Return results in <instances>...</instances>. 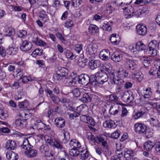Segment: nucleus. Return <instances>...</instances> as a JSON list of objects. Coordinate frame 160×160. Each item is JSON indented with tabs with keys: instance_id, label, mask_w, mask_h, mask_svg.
<instances>
[{
	"instance_id": "nucleus-15",
	"label": "nucleus",
	"mask_w": 160,
	"mask_h": 160,
	"mask_svg": "<svg viewBox=\"0 0 160 160\" xmlns=\"http://www.w3.org/2000/svg\"><path fill=\"white\" fill-rule=\"evenodd\" d=\"M55 124L57 127L59 128H62L65 125V120L61 117L56 118L54 121Z\"/></svg>"
},
{
	"instance_id": "nucleus-31",
	"label": "nucleus",
	"mask_w": 160,
	"mask_h": 160,
	"mask_svg": "<svg viewBox=\"0 0 160 160\" xmlns=\"http://www.w3.org/2000/svg\"><path fill=\"white\" fill-rule=\"evenodd\" d=\"M21 147L22 148L26 150H28L33 148V146L30 144L27 139H25L23 141V144L21 145Z\"/></svg>"
},
{
	"instance_id": "nucleus-19",
	"label": "nucleus",
	"mask_w": 160,
	"mask_h": 160,
	"mask_svg": "<svg viewBox=\"0 0 160 160\" xmlns=\"http://www.w3.org/2000/svg\"><path fill=\"white\" fill-rule=\"evenodd\" d=\"M17 146L16 142L12 140H9L7 142L6 144V148L10 150L14 149Z\"/></svg>"
},
{
	"instance_id": "nucleus-48",
	"label": "nucleus",
	"mask_w": 160,
	"mask_h": 160,
	"mask_svg": "<svg viewBox=\"0 0 160 160\" xmlns=\"http://www.w3.org/2000/svg\"><path fill=\"white\" fill-rule=\"evenodd\" d=\"M64 53L67 58H69L71 60L74 59V55L72 52L68 50H66L64 51Z\"/></svg>"
},
{
	"instance_id": "nucleus-42",
	"label": "nucleus",
	"mask_w": 160,
	"mask_h": 160,
	"mask_svg": "<svg viewBox=\"0 0 160 160\" xmlns=\"http://www.w3.org/2000/svg\"><path fill=\"white\" fill-rule=\"evenodd\" d=\"M142 60L143 64L146 67H148L152 61L151 59L149 57H143Z\"/></svg>"
},
{
	"instance_id": "nucleus-13",
	"label": "nucleus",
	"mask_w": 160,
	"mask_h": 160,
	"mask_svg": "<svg viewBox=\"0 0 160 160\" xmlns=\"http://www.w3.org/2000/svg\"><path fill=\"white\" fill-rule=\"evenodd\" d=\"M97 76L98 77V84H103L108 80V77L107 74L97 73Z\"/></svg>"
},
{
	"instance_id": "nucleus-30",
	"label": "nucleus",
	"mask_w": 160,
	"mask_h": 160,
	"mask_svg": "<svg viewBox=\"0 0 160 160\" xmlns=\"http://www.w3.org/2000/svg\"><path fill=\"white\" fill-rule=\"evenodd\" d=\"M91 95L90 93H85L81 99V100L84 102L88 103L91 101Z\"/></svg>"
},
{
	"instance_id": "nucleus-58",
	"label": "nucleus",
	"mask_w": 160,
	"mask_h": 160,
	"mask_svg": "<svg viewBox=\"0 0 160 160\" xmlns=\"http://www.w3.org/2000/svg\"><path fill=\"white\" fill-rule=\"evenodd\" d=\"M73 26V22L71 20L68 19L65 23L64 26L65 27L68 28L71 27Z\"/></svg>"
},
{
	"instance_id": "nucleus-35",
	"label": "nucleus",
	"mask_w": 160,
	"mask_h": 160,
	"mask_svg": "<svg viewBox=\"0 0 160 160\" xmlns=\"http://www.w3.org/2000/svg\"><path fill=\"white\" fill-rule=\"evenodd\" d=\"M103 126L105 127L112 128L115 125V122L112 120H106L103 123Z\"/></svg>"
},
{
	"instance_id": "nucleus-27",
	"label": "nucleus",
	"mask_w": 160,
	"mask_h": 160,
	"mask_svg": "<svg viewBox=\"0 0 160 160\" xmlns=\"http://www.w3.org/2000/svg\"><path fill=\"white\" fill-rule=\"evenodd\" d=\"M154 146L153 142L151 141H148L144 143L143 148L145 150L150 151L151 150Z\"/></svg>"
},
{
	"instance_id": "nucleus-38",
	"label": "nucleus",
	"mask_w": 160,
	"mask_h": 160,
	"mask_svg": "<svg viewBox=\"0 0 160 160\" xmlns=\"http://www.w3.org/2000/svg\"><path fill=\"white\" fill-rule=\"evenodd\" d=\"M75 76L72 77V75H70V76H68L66 78V79L69 80L68 81V84L69 85L72 86L76 84V81L75 80Z\"/></svg>"
},
{
	"instance_id": "nucleus-12",
	"label": "nucleus",
	"mask_w": 160,
	"mask_h": 160,
	"mask_svg": "<svg viewBox=\"0 0 160 160\" xmlns=\"http://www.w3.org/2000/svg\"><path fill=\"white\" fill-rule=\"evenodd\" d=\"M136 30L137 33L140 35H145L147 32V28L143 25H138L136 27Z\"/></svg>"
},
{
	"instance_id": "nucleus-41",
	"label": "nucleus",
	"mask_w": 160,
	"mask_h": 160,
	"mask_svg": "<svg viewBox=\"0 0 160 160\" xmlns=\"http://www.w3.org/2000/svg\"><path fill=\"white\" fill-rule=\"evenodd\" d=\"M60 75L62 77H66L68 74V70L65 68H62L60 70Z\"/></svg>"
},
{
	"instance_id": "nucleus-50",
	"label": "nucleus",
	"mask_w": 160,
	"mask_h": 160,
	"mask_svg": "<svg viewBox=\"0 0 160 160\" xmlns=\"http://www.w3.org/2000/svg\"><path fill=\"white\" fill-rule=\"evenodd\" d=\"M27 34V32L25 30H20L18 31L17 33V35L20 38H24Z\"/></svg>"
},
{
	"instance_id": "nucleus-3",
	"label": "nucleus",
	"mask_w": 160,
	"mask_h": 160,
	"mask_svg": "<svg viewBox=\"0 0 160 160\" xmlns=\"http://www.w3.org/2000/svg\"><path fill=\"white\" fill-rule=\"evenodd\" d=\"M159 42L156 40H153L150 42L148 44V53L153 56H155L157 54V49L160 50L159 47H158Z\"/></svg>"
},
{
	"instance_id": "nucleus-24",
	"label": "nucleus",
	"mask_w": 160,
	"mask_h": 160,
	"mask_svg": "<svg viewBox=\"0 0 160 160\" xmlns=\"http://www.w3.org/2000/svg\"><path fill=\"white\" fill-rule=\"evenodd\" d=\"M69 145L72 148H80L81 145L79 142L76 139H73L70 140Z\"/></svg>"
},
{
	"instance_id": "nucleus-55",
	"label": "nucleus",
	"mask_w": 160,
	"mask_h": 160,
	"mask_svg": "<svg viewBox=\"0 0 160 160\" xmlns=\"http://www.w3.org/2000/svg\"><path fill=\"white\" fill-rule=\"evenodd\" d=\"M73 95L76 97H78L81 94V91L78 88H74L72 91Z\"/></svg>"
},
{
	"instance_id": "nucleus-5",
	"label": "nucleus",
	"mask_w": 160,
	"mask_h": 160,
	"mask_svg": "<svg viewBox=\"0 0 160 160\" xmlns=\"http://www.w3.org/2000/svg\"><path fill=\"white\" fill-rule=\"evenodd\" d=\"M125 17L126 18H132L135 14L134 9L131 6L129 5L127 7L123 8Z\"/></svg>"
},
{
	"instance_id": "nucleus-60",
	"label": "nucleus",
	"mask_w": 160,
	"mask_h": 160,
	"mask_svg": "<svg viewBox=\"0 0 160 160\" xmlns=\"http://www.w3.org/2000/svg\"><path fill=\"white\" fill-rule=\"evenodd\" d=\"M123 156L122 152L119 153L117 156H113L111 158V160H121V158Z\"/></svg>"
},
{
	"instance_id": "nucleus-14",
	"label": "nucleus",
	"mask_w": 160,
	"mask_h": 160,
	"mask_svg": "<svg viewBox=\"0 0 160 160\" xmlns=\"http://www.w3.org/2000/svg\"><path fill=\"white\" fill-rule=\"evenodd\" d=\"M99 55L102 60L106 61L108 60L110 57V52L108 50H103L100 52Z\"/></svg>"
},
{
	"instance_id": "nucleus-64",
	"label": "nucleus",
	"mask_w": 160,
	"mask_h": 160,
	"mask_svg": "<svg viewBox=\"0 0 160 160\" xmlns=\"http://www.w3.org/2000/svg\"><path fill=\"white\" fill-rule=\"evenodd\" d=\"M55 139L53 140L52 138L50 137H48L46 138L45 140L47 143L49 144L51 146L53 144V142Z\"/></svg>"
},
{
	"instance_id": "nucleus-17",
	"label": "nucleus",
	"mask_w": 160,
	"mask_h": 160,
	"mask_svg": "<svg viewBox=\"0 0 160 160\" xmlns=\"http://www.w3.org/2000/svg\"><path fill=\"white\" fill-rule=\"evenodd\" d=\"M119 106L118 103L112 105L109 110V113L111 115L117 114L119 111Z\"/></svg>"
},
{
	"instance_id": "nucleus-36",
	"label": "nucleus",
	"mask_w": 160,
	"mask_h": 160,
	"mask_svg": "<svg viewBox=\"0 0 160 160\" xmlns=\"http://www.w3.org/2000/svg\"><path fill=\"white\" fill-rule=\"evenodd\" d=\"M79 148H72L69 151V153L71 156L77 157L80 154V151H78Z\"/></svg>"
},
{
	"instance_id": "nucleus-45",
	"label": "nucleus",
	"mask_w": 160,
	"mask_h": 160,
	"mask_svg": "<svg viewBox=\"0 0 160 160\" xmlns=\"http://www.w3.org/2000/svg\"><path fill=\"white\" fill-rule=\"evenodd\" d=\"M152 95V92L151 91V89L150 88H148L146 90L144 94L142 95L144 98H148Z\"/></svg>"
},
{
	"instance_id": "nucleus-22",
	"label": "nucleus",
	"mask_w": 160,
	"mask_h": 160,
	"mask_svg": "<svg viewBox=\"0 0 160 160\" xmlns=\"http://www.w3.org/2000/svg\"><path fill=\"white\" fill-rule=\"evenodd\" d=\"M110 41L113 44L117 45L120 42V38L118 35L116 34H112L111 36Z\"/></svg>"
},
{
	"instance_id": "nucleus-1",
	"label": "nucleus",
	"mask_w": 160,
	"mask_h": 160,
	"mask_svg": "<svg viewBox=\"0 0 160 160\" xmlns=\"http://www.w3.org/2000/svg\"><path fill=\"white\" fill-rule=\"evenodd\" d=\"M146 48L145 45L141 41L137 42L136 44L135 48L133 45H131L128 46L129 49L134 54H137L140 51L143 50H144V52H146L147 50Z\"/></svg>"
},
{
	"instance_id": "nucleus-11",
	"label": "nucleus",
	"mask_w": 160,
	"mask_h": 160,
	"mask_svg": "<svg viewBox=\"0 0 160 160\" xmlns=\"http://www.w3.org/2000/svg\"><path fill=\"white\" fill-rule=\"evenodd\" d=\"M111 24L112 22L101 21L100 22V27L103 30L110 31L112 29Z\"/></svg>"
},
{
	"instance_id": "nucleus-49",
	"label": "nucleus",
	"mask_w": 160,
	"mask_h": 160,
	"mask_svg": "<svg viewBox=\"0 0 160 160\" xmlns=\"http://www.w3.org/2000/svg\"><path fill=\"white\" fill-rule=\"evenodd\" d=\"M64 138L63 139L62 142L64 143H66L69 140L70 135L69 133L67 131L64 133Z\"/></svg>"
},
{
	"instance_id": "nucleus-40",
	"label": "nucleus",
	"mask_w": 160,
	"mask_h": 160,
	"mask_svg": "<svg viewBox=\"0 0 160 160\" xmlns=\"http://www.w3.org/2000/svg\"><path fill=\"white\" fill-rule=\"evenodd\" d=\"M26 123V120L25 119H22L21 117L19 119H17L15 122V124L17 126L23 127V125Z\"/></svg>"
},
{
	"instance_id": "nucleus-21",
	"label": "nucleus",
	"mask_w": 160,
	"mask_h": 160,
	"mask_svg": "<svg viewBox=\"0 0 160 160\" xmlns=\"http://www.w3.org/2000/svg\"><path fill=\"white\" fill-rule=\"evenodd\" d=\"M122 56L118 52H114L111 55V59L114 62H117L122 60Z\"/></svg>"
},
{
	"instance_id": "nucleus-23",
	"label": "nucleus",
	"mask_w": 160,
	"mask_h": 160,
	"mask_svg": "<svg viewBox=\"0 0 160 160\" xmlns=\"http://www.w3.org/2000/svg\"><path fill=\"white\" fill-rule=\"evenodd\" d=\"M88 31L90 33L95 35L99 32V28L95 25L91 24L89 27Z\"/></svg>"
},
{
	"instance_id": "nucleus-9",
	"label": "nucleus",
	"mask_w": 160,
	"mask_h": 160,
	"mask_svg": "<svg viewBox=\"0 0 160 160\" xmlns=\"http://www.w3.org/2000/svg\"><path fill=\"white\" fill-rule=\"evenodd\" d=\"M135 131L138 133L144 134L146 130V126L144 124L137 123L134 125Z\"/></svg>"
},
{
	"instance_id": "nucleus-63",
	"label": "nucleus",
	"mask_w": 160,
	"mask_h": 160,
	"mask_svg": "<svg viewBox=\"0 0 160 160\" xmlns=\"http://www.w3.org/2000/svg\"><path fill=\"white\" fill-rule=\"evenodd\" d=\"M50 98L55 103H58L60 101L59 98L54 95H52Z\"/></svg>"
},
{
	"instance_id": "nucleus-20",
	"label": "nucleus",
	"mask_w": 160,
	"mask_h": 160,
	"mask_svg": "<svg viewBox=\"0 0 160 160\" xmlns=\"http://www.w3.org/2000/svg\"><path fill=\"white\" fill-rule=\"evenodd\" d=\"M7 159L9 160H17L18 155L11 151H8L6 154Z\"/></svg>"
},
{
	"instance_id": "nucleus-46",
	"label": "nucleus",
	"mask_w": 160,
	"mask_h": 160,
	"mask_svg": "<svg viewBox=\"0 0 160 160\" xmlns=\"http://www.w3.org/2000/svg\"><path fill=\"white\" fill-rule=\"evenodd\" d=\"M82 0H72V6L75 8H78L82 3Z\"/></svg>"
},
{
	"instance_id": "nucleus-53",
	"label": "nucleus",
	"mask_w": 160,
	"mask_h": 160,
	"mask_svg": "<svg viewBox=\"0 0 160 160\" xmlns=\"http://www.w3.org/2000/svg\"><path fill=\"white\" fill-rule=\"evenodd\" d=\"M52 146L59 149H62L63 148L62 145L58 141L55 140H54L53 144L52 145Z\"/></svg>"
},
{
	"instance_id": "nucleus-54",
	"label": "nucleus",
	"mask_w": 160,
	"mask_h": 160,
	"mask_svg": "<svg viewBox=\"0 0 160 160\" xmlns=\"http://www.w3.org/2000/svg\"><path fill=\"white\" fill-rule=\"evenodd\" d=\"M106 7V10L109 14L112 13L115 11L114 8L109 4H107Z\"/></svg>"
},
{
	"instance_id": "nucleus-59",
	"label": "nucleus",
	"mask_w": 160,
	"mask_h": 160,
	"mask_svg": "<svg viewBox=\"0 0 160 160\" xmlns=\"http://www.w3.org/2000/svg\"><path fill=\"white\" fill-rule=\"evenodd\" d=\"M155 151L158 153H160V142H156L154 144Z\"/></svg>"
},
{
	"instance_id": "nucleus-7",
	"label": "nucleus",
	"mask_w": 160,
	"mask_h": 160,
	"mask_svg": "<svg viewBox=\"0 0 160 160\" xmlns=\"http://www.w3.org/2000/svg\"><path fill=\"white\" fill-rule=\"evenodd\" d=\"M89 77L86 74H81L78 77V82L82 85L86 86L89 83Z\"/></svg>"
},
{
	"instance_id": "nucleus-52",
	"label": "nucleus",
	"mask_w": 160,
	"mask_h": 160,
	"mask_svg": "<svg viewBox=\"0 0 160 160\" xmlns=\"http://www.w3.org/2000/svg\"><path fill=\"white\" fill-rule=\"evenodd\" d=\"M145 113V112L141 110L135 113L134 115V118L135 119H138L142 116Z\"/></svg>"
},
{
	"instance_id": "nucleus-29",
	"label": "nucleus",
	"mask_w": 160,
	"mask_h": 160,
	"mask_svg": "<svg viewBox=\"0 0 160 160\" xmlns=\"http://www.w3.org/2000/svg\"><path fill=\"white\" fill-rule=\"evenodd\" d=\"M134 155V152L132 150H128L124 152V157L126 160H131Z\"/></svg>"
},
{
	"instance_id": "nucleus-34",
	"label": "nucleus",
	"mask_w": 160,
	"mask_h": 160,
	"mask_svg": "<svg viewBox=\"0 0 160 160\" xmlns=\"http://www.w3.org/2000/svg\"><path fill=\"white\" fill-rule=\"evenodd\" d=\"M45 155L48 160H54L55 158V155L53 152L51 150L45 153Z\"/></svg>"
},
{
	"instance_id": "nucleus-26",
	"label": "nucleus",
	"mask_w": 160,
	"mask_h": 160,
	"mask_svg": "<svg viewBox=\"0 0 160 160\" xmlns=\"http://www.w3.org/2000/svg\"><path fill=\"white\" fill-rule=\"evenodd\" d=\"M21 72H18L17 73V77H18V76H19L20 77L19 79L20 80H22V82L23 83H27L28 82L32 81V79L30 77H28L26 76H23V75L21 76Z\"/></svg>"
},
{
	"instance_id": "nucleus-28",
	"label": "nucleus",
	"mask_w": 160,
	"mask_h": 160,
	"mask_svg": "<svg viewBox=\"0 0 160 160\" xmlns=\"http://www.w3.org/2000/svg\"><path fill=\"white\" fill-rule=\"evenodd\" d=\"M18 50V48L16 47L9 46L7 48V53L9 55H14L16 54Z\"/></svg>"
},
{
	"instance_id": "nucleus-39",
	"label": "nucleus",
	"mask_w": 160,
	"mask_h": 160,
	"mask_svg": "<svg viewBox=\"0 0 160 160\" xmlns=\"http://www.w3.org/2000/svg\"><path fill=\"white\" fill-rule=\"evenodd\" d=\"M28 106L29 103L27 100H25L23 102H19V108L23 109L24 110L28 109Z\"/></svg>"
},
{
	"instance_id": "nucleus-8",
	"label": "nucleus",
	"mask_w": 160,
	"mask_h": 160,
	"mask_svg": "<svg viewBox=\"0 0 160 160\" xmlns=\"http://www.w3.org/2000/svg\"><path fill=\"white\" fill-rule=\"evenodd\" d=\"M98 45L97 44L92 43L88 45L86 49L87 53L90 55H92L97 52Z\"/></svg>"
},
{
	"instance_id": "nucleus-37",
	"label": "nucleus",
	"mask_w": 160,
	"mask_h": 160,
	"mask_svg": "<svg viewBox=\"0 0 160 160\" xmlns=\"http://www.w3.org/2000/svg\"><path fill=\"white\" fill-rule=\"evenodd\" d=\"M110 82L112 85L116 84V81H118L119 78L118 76H116L115 73H112L111 75H110Z\"/></svg>"
},
{
	"instance_id": "nucleus-2",
	"label": "nucleus",
	"mask_w": 160,
	"mask_h": 160,
	"mask_svg": "<svg viewBox=\"0 0 160 160\" xmlns=\"http://www.w3.org/2000/svg\"><path fill=\"white\" fill-rule=\"evenodd\" d=\"M124 65L127 70L131 72L136 69L137 67V62L133 59L127 58L124 61Z\"/></svg>"
},
{
	"instance_id": "nucleus-33",
	"label": "nucleus",
	"mask_w": 160,
	"mask_h": 160,
	"mask_svg": "<svg viewBox=\"0 0 160 160\" xmlns=\"http://www.w3.org/2000/svg\"><path fill=\"white\" fill-rule=\"evenodd\" d=\"M103 69L104 70H105L106 71L105 73H107L106 74H109V76L111 75L112 73H114V72H112L111 65L110 63H108L103 66Z\"/></svg>"
},
{
	"instance_id": "nucleus-4",
	"label": "nucleus",
	"mask_w": 160,
	"mask_h": 160,
	"mask_svg": "<svg viewBox=\"0 0 160 160\" xmlns=\"http://www.w3.org/2000/svg\"><path fill=\"white\" fill-rule=\"evenodd\" d=\"M134 96L131 91H127L122 93L121 98L125 102L130 103L133 100Z\"/></svg>"
},
{
	"instance_id": "nucleus-32",
	"label": "nucleus",
	"mask_w": 160,
	"mask_h": 160,
	"mask_svg": "<svg viewBox=\"0 0 160 160\" xmlns=\"http://www.w3.org/2000/svg\"><path fill=\"white\" fill-rule=\"evenodd\" d=\"M117 75L119 77L125 78L127 77L128 76V73L126 70L123 69L122 68L119 69L117 72Z\"/></svg>"
},
{
	"instance_id": "nucleus-44",
	"label": "nucleus",
	"mask_w": 160,
	"mask_h": 160,
	"mask_svg": "<svg viewBox=\"0 0 160 160\" xmlns=\"http://www.w3.org/2000/svg\"><path fill=\"white\" fill-rule=\"evenodd\" d=\"M42 53V50L39 48L35 50L32 52V55L34 57H36L37 55H41Z\"/></svg>"
},
{
	"instance_id": "nucleus-6",
	"label": "nucleus",
	"mask_w": 160,
	"mask_h": 160,
	"mask_svg": "<svg viewBox=\"0 0 160 160\" xmlns=\"http://www.w3.org/2000/svg\"><path fill=\"white\" fill-rule=\"evenodd\" d=\"M89 61L88 64L91 69H95L101 66V63L100 61L98 60L95 59L93 57H90Z\"/></svg>"
},
{
	"instance_id": "nucleus-61",
	"label": "nucleus",
	"mask_w": 160,
	"mask_h": 160,
	"mask_svg": "<svg viewBox=\"0 0 160 160\" xmlns=\"http://www.w3.org/2000/svg\"><path fill=\"white\" fill-rule=\"evenodd\" d=\"M88 118V119L86 122L88 124L92 126H95V122L93 118H92L89 116Z\"/></svg>"
},
{
	"instance_id": "nucleus-16",
	"label": "nucleus",
	"mask_w": 160,
	"mask_h": 160,
	"mask_svg": "<svg viewBox=\"0 0 160 160\" xmlns=\"http://www.w3.org/2000/svg\"><path fill=\"white\" fill-rule=\"evenodd\" d=\"M38 153L37 150L31 148L28 150H26L25 152V154L28 157L33 158L37 155Z\"/></svg>"
},
{
	"instance_id": "nucleus-47",
	"label": "nucleus",
	"mask_w": 160,
	"mask_h": 160,
	"mask_svg": "<svg viewBox=\"0 0 160 160\" xmlns=\"http://www.w3.org/2000/svg\"><path fill=\"white\" fill-rule=\"evenodd\" d=\"M8 115L7 111L3 109L0 111V118L2 120H4L7 118Z\"/></svg>"
},
{
	"instance_id": "nucleus-62",
	"label": "nucleus",
	"mask_w": 160,
	"mask_h": 160,
	"mask_svg": "<svg viewBox=\"0 0 160 160\" xmlns=\"http://www.w3.org/2000/svg\"><path fill=\"white\" fill-rule=\"evenodd\" d=\"M120 134L119 131L118 130H117L111 135V137L112 138L116 139L118 138Z\"/></svg>"
},
{
	"instance_id": "nucleus-25",
	"label": "nucleus",
	"mask_w": 160,
	"mask_h": 160,
	"mask_svg": "<svg viewBox=\"0 0 160 160\" xmlns=\"http://www.w3.org/2000/svg\"><path fill=\"white\" fill-rule=\"evenodd\" d=\"M79 158L82 160L86 159L89 157V153L88 150L84 149L80 151Z\"/></svg>"
},
{
	"instance_id": "nucleus-57",
	"label": "nucleus",
	"mask_w": 160,
	"mask_h": 160,
	"mask_svg": "<svg viewBox=\"0 0 160 160\" xmlns=\"http://www.w3.org/2000/svg\"><path fill=\"white\" fill-rule=\"evenodd\" d=\"M15 32L13 29L9 28L6 31V35L10 36L15 34Z\"/></svg>"
},
{
	"instance_id": "nucleus-51",
	"label": "nucleus",
	"mask_w": 160,
	"mask_h": 160,
	"mask_svg": "<svg viewBox=\"0 0 160 160\" xmlns=\"http://www.w3.org/2000/svg\"><path fill=\"white\" fill-rule=\"evenodd\" d=\"M4 67H6L7 70L10 72H14L15 68L14 66L10 65L8 63L4 64Z\"/></svg>"
},
{
	"instance_id": "nucleus-43",
	"label": "nucleus",
	"mask_w": 160,
	"mask_h": 160,
	"mask_svg": "<svg viewBox=\"0 0 160 160\" xmlns=\"http://www.w3.org/2000/svg\"><path fill=\"white\" fill-rule=\"evenodd\" d=\"M98 139L99 142L102 143V146L105 148H106V149L108 150V148L107 147V143L105 140V138L100 137L98 138Z\"/></svg>"
},
{
	"instance_id": "nucleus-18",
	"label": "nucleus",
	"mask_w": 160,
	"mask_h": 160,
	"mask_svg": "<svg viewBox=\"0 0 160 160\" xmlns=\"http://www.w3.org/2000/svg\"><path fill=\"white\" fill-rule=\"evenodd\" d=\"M98 77L97 76V73L95 75H92L89 77V83L92 86L95 87L98 84Z\"/></svg>"
},
{
	"instance_id": "nucleus-10",
	"label": "nucleus",
	"mask_w": 160,
	"mask_h": 160,
	"mask_svg": "<svg viewBox=\"0 0 160 160\" xmlns=\"http://www.w3.org/2000/svg\"><path fill=\"white\" fill-rule=\"evenodd\" d=\"M32 46L31 42L27 40H24L22 41L20 49L22 51H27L31 48Z\"/></svg>"
},
{
	"instance_id": "nucleus-56",
	"label": "nucleus",
	"mask_w": 160,
	"mask_h": 160,
	"mask_svg": "<svg viewBox=\"0 0 160 160\" xmlns=\"http://www.w3.org/2000/svg\"><path fill=\"white\" fill-rule=\"evenodd\" d=\"M144 134H145V136L146 138H149L152 136L153 132L152 131L151 129L146 128V130L145 131V132Z\"/></svg>"
}]
</instances>
